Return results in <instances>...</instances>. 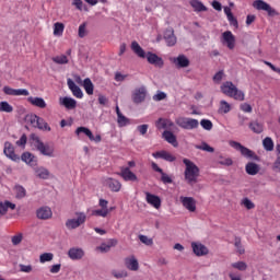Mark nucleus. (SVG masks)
Here are the masks:
<instances>
[{"label":"nucleus","instance_id":"obj_9","mask_svg":"<svg viewBox=\"0 0 280 280\" xmlns=\"http://www.w3.org/2000/svg\"><path fill=\"white\" fill-rule=\"evenodd\" d=\"M253 7L255 8V10H262L264 12H267L268 16H277L279 14L277 13V10H275L264 0L254 1Z\"/></svg>","mask_w":280,"mask_h":280},{"label":"nucleus","instance_id":"obj_26","mask_svg":"<svg viewBox=\"0 0 280 280\" xmlns=\"http://www.w3.org/2000/svg\"><path fill=\"white\" fill-rule=\"evenodd\" d=\"M125 266L128 270L137 272V270H139V260H137L135 256L127 257L125 258Z\"/></svg>","mask_w":280,"mask_h":280},{"label":"nucleus","instance_id":"obj_57","mask_svg":"<svg viewBox=\"0 0 280 280\" xmlns=\"http://www.w3.org/2000/svg\"><path fill=\"white\" fill-rule=\"evenodd\" d=\"M242 205H243L245 208H247L248 210L255 209V203L252 202L250 199H248V198H244V199L242 200Z\"/></svg>","mask_w":280,"mask_h":280},{"label":"nucleus","instance_id":"obj_59","mask_svg":"<svg viewBox=\"0 0 280 280\" xmlns=\"http://www.w3.org/2000/svg\"><path fill=\"white\" fill-rule=\"evenodd\" d=\"M113 276H114L116 279H124V278L128 277V271H126V270L113 271Z\"/></svg>","mask_w":280,"mask_h":280},{"label":"nucleus","instance_id":"obj_11","mask_svg":"<svg viewBox=\"0 0 280 280\" xmlns=\"http://www.w3.org/2000/svg\"><path fill=\"white\" fill-rule=\"evenodd\" d=\"M4 95H11L13 97H20L21 95H23L24 97H27V95H30V91H27L26 89H13L10 88L8 85H5L2 89Z\"/></svg>","mask_w":280,"mask_h":280},{"label":"nucleus","instance_id":"obj_22","mask_svg":"<svg viewBox=\"0 0 280 280\" xmlns=\"http://www.w3.org/2000/svg\"><path fill=\"white\" fill-rule=\"evenodd\" d=\"M223 43L230 49H235V35L231 31H226L222 34Z\"/></svg>","mask_w":280,"mask_h":280},{"label":"nucleus","instance_id":"obj_54","mask_svg":"<svg viewBox=\"0 0 280 280\" xmlns=\"http://www.w3.org/2000/svg\"><path fill=\"white\" fill-rule=\"evenodd\" d=\"M219 164L220 165H225L226 167H231V165H233V160L231 158L220 156Z\"/></svg>","mask_w":280,"mask_h":280},{"label":"nucleus","instance_id":"obj_13","mask_svg":"<svg viewBox=\"0 0 280 280\" xmlns=\"http://www.w3.org/2000/svg\"><path fill=\"white\" fill-rule=\"evenodd\" d=\"M179 201L184 209L190 213H196V199L194 197H179Z\"/></svg>","mask_w":280,"mask_h":280},{"label":"nucleus","instance_id":"obj_58","mask_svg":"<svg viewBox=\"0 0 280 280\" xmlns=\"http://www.w3.org/2000/svg\"><path fill=\"white\" fill-rule=\"evenodd\" d=\"M167 97V94L165 92H158L155 95H153L154 102H162V100H165Z\"/></svg>","mask_w":280,"mask_h":280},{"label":"nucleus","instance_id":"obj_53","mask_svg":"<svg viewBox=\"0 0 280 280\" xmlns=\"http://www.w3.org/2000/svg\"><path fill=\"white\" fill-rule=\"evenodd\" d=\"M224 78H226V74H224L223 71H219L214 74L213 82H215V84H220V82H222V80H224Z\"/></svg>","mask_w":280,"mask_h":280},{"label":"nucleus","instance_id":"obj_42","mask_svg":"<svg viewBox=\"0 0 280 280\" xmlns=\"http://www.w3.org/2000/svg\"><path fill=\"white\" fill-rule=\"evenodd\" d=\"M234 246H235L236 252L238 253V255H244V253H246V249L244 248V245H242V237L235 236Z\"/></svg>","mask_w":280,"mask_h":280},{"label":"nucleus","instance_id":"obj_23","mask_svg":"<svg viewBox=\"0 0 280 280\" xmlns=\"http://www.w3.org/2000/svg\"><path fill=\"white\" fill-rule=\"evenodd\" d=\"M22 161L30 165L31 167H36L38 165V160L36 156L30 152H24L21 156Z\"/></svg>","mask_w":280,"mask_h":280},{"label":"nucleus","instance_id":"obj_30","mask_svg":"<svg viewBox=\"0 0 280 280\" xmlns=\"http://www.w3.org/2000/svg\"><path fill=\"white\" fill-rule=\"evenodd\" d=\"M28 104H32V106H36V108H47V103L45 102V98L43 97H34L30 96L27 98Z\"/></svg>","mask_w":280,"mask_h":280},{"label":"nucleus","instance_id":"obj_24","mask_svg":"<svg viewBox=\"0 0 280 280\" xmlns=\"http://www.w3.org/2000/svg\"><path fill=\"white\" fill-rule=\"evenodd\" d=\"M145 88H139L136 89L133 94H132V100L135 104H141V102L145 101Z\"/></svg>","mask_w":280,"mask_h":280},{"label":"nucleus","instance_id":"obj_29","mask_svg":"<svg viewBox=\"0 0 280 280\" xmlns=\"http://www.w3.org/2000/svg\"><path fill=\"white\" fill-rule=\"evenodd\" d=\"M162 137L167 141V143H171L173 148H178V140L176 139V136L172 131L165 130L162 133Z\"/></svg>","mask_w":280,"mask_h":280},{"label":"nucleus","instance_id":"obj_50","mask_svg":"<svg viewBox=\"0 0 280 280\" xmlns=\"http://www.w3.org/2000/svg\"><path fill=\"white\" fill-rule=\"evenodd\" d=\"M232 268H235L236 270H241L242 272L248 268V265L244 261H237L232 264Z\"/></svg>","mask_w":280,"mask_h":280},{"label":"nucleus","instance_id":"obj_6","mask_svg":"<svg viewBox=\"0 0 280 280\" xmlns=\"http://www.w3.org/2000/svg\"><path fill=\"white\" fill-rule=\"evenodd\" d=\"M231 148L234 150H238L245 159H252V161H259V156L255 154V151L242 145V143L237 141H230Z\"/></svg>","mask_w":280,"mask_h":280},{"label":"nucleus","instance_id":"obj_35","mask_svg":"<svg viewBox=\"0 0 280 280\" xmlns=\"http://www.w3.org/2000/svg\"><path fill=\"white\" fill-rule=\"evenodd\" d=\"M164 40L167 47H174L176 45V35H174V31H168L164 34Z\"/></svg>","mask_w":280,"mask_h":280},{"label":"nucleus","instance_id":"obj_49","mask_svg":"<svg viewBox=\"0 0 280 280\" xmlns=\"http://www.w3.org/2000/svg\"><path fill=\"white\" fill-rule=\"evenodd\" d=\"M54 259V255L51 253H44L39 256L40 264H46V261H51Z\"/></svg>","mask_w":280,"mask_h":280},{"label":"nucleus","instance_id":"obj_18","mask_svg":"<svg viewBox=\"0 0 280 280\" xmlns=\"http://www.w3.org/2000/svg\"><path fill=\"white\" fill-rule=\"evenodd\" d=\"M145 201L154 209H161V197L156 195H152L151 192H145Z\"/></svg>","mask_w":280,"mask_h":280},{"label":"nucleus","instance_id":"obj_48","mask_svg":"<svg viewBox=\"0 0 280 280\" xmlns=\"http://www.w3.org/2000/svg\"><path fill=\"white\" fill-rule=\"evenodd\" d=\"M200 126L203 130H213V122L209 119H201Z\"/></svg>","mask_w":280,"mask_h":280},{"label":"nucleus","instance_id":"obj_10","mask_svg":"<svg viewBox=\"0 0 280 280\" xmlns=\"http://www.w3.org/2000/svg\"><path fill=\"white\" fill-rule=\"evenodd\" d=\"M118 176H120V178H122V180H125L126 183H137L139 180L137 174L130 171V167L126 166L120 167Z\"/></svg>","mask_w":280,"mask_h":280},{"label":"nucleus","instance_id":"obj_38","mask_svg":"<svg viewBox=\"0 0 280 280\" xmlns=\"http://www.w3.org/2000/svg\"><path fill=\"white\" fill-rule=\"evenodd\" d=\"M249 128L256 133V135H261L264 132V124L254 120L249 122Z\"/></svg>","mask_w":280,"mask_h":280},{"label":"nucleus","instance_id":"obj_16","mask_svg":"<svg viewBox=\"0 0 280 280\" xmlns=\"http://www.w3.org/2000/svg\"><path fill=\"white\" fill-rule=\"evenodd\" d=\"M192 253L197 257H205V255H209V248L207 246L202 245V243H191Z\"/></svg>","mask_w":280,"mask_h":280},{"label":"nucleus","instance_id":"obj_60","mask_svg":"<svg viewBox=\"0 0 280 280\" xmlns=\"http://www.w3.org/2000/svg\"><path fill=\"white\" fill-rule=\"evenodd\" d=\"M86 36V23L79 26V38H84Z\"/></svg>","mask_w":280,"mask_h":280},{"label":"nucleus","instance_id":"obj_39","mask_svg":"<svg viewBox=\"0 0 280 280\" xmlns=\"http://www.w3.org/2000/svg\"><path fill=\"white\" fill-rule=\"evenodd\" d=\"M83 89L88 95H93V91L95 90V86L93 85V81H91V79L89 78L84 79Z\"/></svg>","mask_w":280,"mask_h":280},{"label":"nucleus","instance_id":"obj_21","mask_svg":"<svg viewBox=\"0 0 280 280\" xmlns=\"http://www.w3.org/2000/svg\"><path fill=\"white\" fill-rule=\"evenodd\" d=\"M59 104L60 106H65V108H67L68 110H73V108L78 106V102L69 96L60 97Z\"/></svg>","mask_w":280,"mask_h":280},{"label":"nucleus","instance_id":"obj_62","mask_svg":"<svg viewBox=\"0 0 280 280\" xmlns=\"http://www.w3.org/2000/svg\"><path fill=\"white\" fill-rule=\"evenodd\" d=\"M148 128H150L148 125H140L137 127V130L143 136L148 135Z\"/></svg>","mask_w":280,"mask_h":280},{"label":"nucleus","instance_id":"obj_14","mask_svg":"<svg viewBox=\"0 0 280 280\" xmlns=\"http://www.w3.org/2000/svg\"><path fill=\"white\" fill-rule=\"evenodd\" d=\"M90 139V141H94L95 143H100L102 141V136L96 135L93 136V131L86 127H78L75 130V135L82 133Z\"/></svg>","mask_w":280,"mask_h":280},{"label":"nucleus","instance_id":"obj_36","mask_svg":"<svg viewBox=\"0 0 280 280\" xmlns=\"http://www.w3.org/2000/svg\"><path fill=\"white\" fill-rule=\"evenodd\" d=\"M35 128H38V130H43L44 132H51V127L47 121H45V118L39 117L37 120V125Z\"/></svg>","mask_w":280,"mask_h":280},{"label":"nucleus","instance_id":"obj_63","mask_svg":"<svg viewBox=\"0 0 280 280\" xmlns=\"http://www.w3.org/2000/svg\"><path fill=\"white\" fill-rule=\"evenodd\" d=\"M60 268H62V265H60V264L52 265L50 267L51 275H58V272H60Z\"/></svg>","mask_w":280,"mask_h":280},{"label":"nucleus","instance_id":"obj_2","mask_svg":"<svg viewBox=\"0 0 280 280\" xmlns=\"http://www.w3.org/2000/svg\"><path fill=\"white\" fill-rule=\"evenodd\" d=\"M183 163L186 165L184 172L186 183H188V185H196V183H198V176H200V168L189 159H184Z\"/></svg>","mask_w":280,"mask_h":280},{"label":"nucleus","instance_id":"obj_52","mask_svg":"<svg viewBox=\"0 0 280 280\" xmlns=\"http://www.w3.org/2000/svg\"><path fill=\"white\" fill-rule=\"evenodd\" d=\"M139 240L142 244H145V246H152L154 244V241L147 235H139Z\"/></svg>","mask_w":280,"mask_h":280},{"label":"nucleus","instance_id":"obj_5","mask_svg":"<svg viewBox=\"0 0 280 280\" xmlns=\"http://www.w3.org/2000/svg\"><path fill=\"white\" fill-rule=\"evenodd\" d=\"M74 215L75 218L68 219L66 221V229H68V231H74V229H80L82 224L86 223V213L75 212Z\"/></svg>","mask_w":280,"mask_h":280},{"label":"nucleus","instance_id":"obj_51","mask_svg":"<svg viewBox=\"0 0 280 280\" xmlns=\"http://www.w3.org/2000/svg\"><path fill=\"white\" fill-rule=\"evenodd\" d=\"M11 242H12L13 246H19V244H21V242H23V233H19L16 235L12 236Z\"/></svg>","mask_w":280,"mask_h":280},{"label":"nucleus","instance_id":"obj_1","mask_svg":"<svg viewBox=\"0 0 280 280\" xmlns=\"http://www.w3.org/2000/svg\"><path fill=\"white\" fill-rule=\"evenodd\" d=\"M131 49L135 54L138 55L139 58H147L149 65H154V67H159L160 69H161V67H163V65H164L163 58H161L156 54H153L150 51H148L145 54V50H143V48H141L139 43L132 42Z\"/></svg>","mask_w":280,"mask_h":280},{"label":"nucleus","instance_id":"obj_31","mask_svg":"<svg viewBox=\"0 0 280 280\" xmlns=\"http://www.w3.org/2000/svg\"><path fill=\"white\" fill-rule=\"evenodd\" d=\"M68 257L72 260L82 259V257H84V250L82 248L72 247L68 250Z\"/></svg>","mask_w":280,"mask_h":280},{"label":"nucleus","instance_id":"obj_3","mask_svg":"<svg viewBox=\"0 0 280 280\" xmlns=\"http://www.w3.org/2000/svg\"><path fill=\"white\" fill-rule=\"evenodd\" d=\"M31 141L34 148L42 154L43 156H48L49 159H54L56 156V149L40 140V137L36 135L31 136Z\"/></svg>","mask_w":280,"mask_h":280},{"label":"nucleus","instance_id":"obj_46","mask_svg":"<svg viewBox=\"0 0 280 280\" xmlns=\"http://www.w3.org/2000/svg\"><path fill=\"white\" fill-rule=\"evenodd\" d=\"M219 113H223L224 115H226V113H231V104H229L226 101H221Z\"/></svg>","mask_w":280,"mask_h":280},{"label":"nucleus","instance_id":"obj_37","mask_svg":"<svg viewBox=\"0 0 280 280\" xmlns=\"http://www.w3.org/2000/svg\"><path fill=\"white\" fill-rule=\"evenodd\" d=\"M39 118H40V116H38L36 114H27L25 116V121H26V124H28L33 128H36Z\"/></svg>","mask_w":280,"mask_h":280},{"label":"nucleus","instance_id":"obj_45","mask_svg":"<svg viewBox=\"0 0 280 280\" xmlns=\"http://www.w3.org/2000/svg\"><path fill=\"white\" fill-rule=\"evenodd\" d=\"M0 113H14V107L8 101L0 102Z\"/></svg>","mask_w":280,"mask_h":280},{"label":"nucleus","instance_id":"obj_7","mask_svg":"<svg viewBox=\"0 0 280 280\" xmlns=\"http://www.w3.org/2000/svg\"><path fill=\"white\" fill-rule=\"evenodd\" d=\"M175 124L176 126H179V128H183L184 130H195V128H198V126H200V122H198V119L187 118V117L176 118Z\"/></svg>","mask_w":280,"mask_h":280},{"label":"nucleus","instance_id":"obj_44","mask_svg":"<svg viewBox=\"0 0 280 280\" xmlns=\"http://www.w3.org/2000/svg\"><path fill=\"white\" fill-rule=\"evenodd\" d=\"M65 34V24L56 22L54 24V36H62Z\"/></svg>","mask_w":280,"mask_h":280},{"label":"nucleus","instance_id":"obj_61","mask_svg":"<svg viewBox=\"0 0 280 280\" xmlns=\"http://www.w3.org/2000/svg\"><path fill=\"white\" fill-rule=\"evenodd\" d=\"M241 110H243V113H253V106L248 103H243L241 104Z\"/></svg>","mask_w":280,"mask_h":280},{"label":"nucleus","instance_id":"obj_15","mask_svg":"<svg viewBox=\"0 0 280 280\" xmlns=\"http://www.w3.org/2000/svg\"><path fill=\"white\" fill-rule=\"evenodd\" d=\"M3 152L5 156L11 161H14L15 163H19V161H21V158L14 152V145L11 142H4Z\"/></svg>","mask_w":280,"mask_h":280},{"label":"nucleus","instance_id":"obj_20","mask_svg":"<svg viewBox=\"0 0 280 280\" xmlns=\"http://www.w3.org/2000/svg\"><path fill=\"white\" fill-rule=\"evenodd\" d=\"M153 159H163L164 161H167L168 163H174L176 161V156H174L172 153L167 151H158L152 153Z\"/></svg>","mask_w":280,"mask_h":280},{"label":"nucleus","instance_id":"obj_12","mask_svg":"<svg viewBox=\"0 0 280 280\" xmlns=\"http://www.w3.org/2000/svg\"><path fill=\"white\" fill-rule=\"evenodd\" d=\"M151 167L153 172H158L159 174H161V180L164 185H172L174 183L172 176L163 172V168L159 167V164H156V162H152Z\"/></svg>","mask_w":280,"mask_h":280},{"label":"nucleus","instance_id":"obj_4","mask_svg":"<svg viewBox=\"0 0 280 280\" xmlns=\"http://www.w3.org/2000/svg\"><path fill=\"white\" fill-rule=\"evenodd\" d=\"M221 93L228 97L236 100L237 102H244L245 100L244 92L237 89V86H235V84H233L231 81H226L221 85Z\"/></svg>","mask_w":280,"mask_h":280},{"label":"nucleus","instance_id":"obj_19","mask_svg":"<svg viewBox=\"0 0 280 280\" xmlns=\"http://www.w3.org/2000/svg\"><path fill=\"white\" fill-rule=\"evenodd\" d=\"M36 215L38 220H50V218L54 215V212L49 207H40L37 209Z\"/></svg>","mask_w":280,"mask_h":280},{"label":"nucleus","instance_id":"obj_32","mask_svg":"<svg viewBox=\"0 0 280 280\" xmlns=\"http://www.w3.org/2000/svg\"><path fill=\"white\" fill-rule=\"evenodd\" d=\"M173 62L178 69H185L189 65V59L185 55H179L176 58H173Z\"/></svg>","mask_w":280,"mask_h":280},{"label":"nucleus","instance_id":"obj_47","mask_svg":"<svg viewBox=\"0 0 280 280\" xmlns=\"http://www.w3.org/2000/svg\"><path fill=\"white\" fill-rule=\"evenodd\" d=\"M52 61H55L56 65H67L69 62V58H67V55H59L52 57Z\"/></svg>","mask_w":280,"mask_h":280},{"label":"nucleus","instance_id":"obj_41","mask_svg":"<svg viewBox=\"0 0 280 280\" xmlns=\"http://www.w3.org/2000/svg\"><path fill=\"white\" fill-rule=\"evenodd\" d=\"M14 191H15V198H18L19 200L25 198V196H27V190H25V187L21 186V185H16L14 187Z\"/></svg>","mask_w":280,"mask_h":280},{"label":"nucleus","instance_id":"obj_25","mask_svg":"<svg viewBox=\"0 0 280 280\" xmlns=\"http://www.w3.org/2000/svg\"><path fill=\"white\" fill-rule=\"evenodd\" d=\"M68 86L74 97H78V100H82L84 97V93H82V90L75 84V82H73V80L68 79Z\"/></svg>","mask_w":280,"mask_h":280},{"label":"nucleus","instance_id":"obj_64","mask_svg":"<svg viewBox=\"0 0 280 280\" xmlns=\"http://www.w3.org/2000/svg\"><path fill=\"white\" fill-rule=\"evenodd\" d=\"M228 21L233 27H238L237 19L233 14L228 16Z\"/></svg>","mask_w":280,"mask_h":280},{"label":"nucleus","instance_id":"obj_33","mask_svg":"<svg viewBox=\"0 0 280 280\" xmlns=\"http://www.w3.org/2000/svg\"><path fill=\"white\" fill-rule=\"evenodd\" d=\"M35 175L42 180H47L51 173L49 172V170L45 168V166H38L35 168Z\"/></svg>","mask_w":280,"mask_h":280},{"label":"nucleus","instance_id":"obj_17","mask_svg":"<svg viewBox=\"0 0 280 280\" xmlns=\"http://www.w3.org/2000/svg\"><path fill=\"white\" fill-rule=\"evenodd\" d=\"M106 187H108V189H110V191H114V192H118V191H121V182L120 180H117L113 177H107L105 180H104Z\"/></svg>","mask_w":280,"mask_h":280},{"label":"nucleus","instance_id":"obj_43","mask_svg":"<svg viewBox=\"0 0 280 280\" xmlns=\"http://www.w3.org/2000/svg\"><path fill=\"white\" fill-rule=\"evenodd\" d=\"M262 145L267 152H272L275 150V142L270 137H267L262 140Z\"/></svg>","mask_w":280,"mask_h":280},{"label":"nucleus","instance_id":"obj_27","mask_svg":"<svg viewBox=\"0 0 280 280\" xmlns=\"http://www.w3.org/2000/svg\"><path fill=\"white\" fill-rule=\"evenodd\" d=\"M158 130H165L167 128H174V121L167 118H159L155 122Z\"/></svg>","mask_w":280,"mask_h":280},{"label":"nucleus","instance_id":"obj_40","mask_svg":"<svg viewBox=\"0 0 280 280\" xmlns=\"http://www.w3.org/2000/svg\"><path fill=\"white\" fill-rule=\"evenodd\" d=\"M190 5L194 8L195 12H207V8L199 0H191Z\"/></svg>","mask_w":280,"mask_h":280},{"label":"nucleus","instance_id":"obj_28","mask_svg":"<svg viewBox=\"0 0 280 280\" xmlns=\"http://www.w3.org/2000/svg\"><path fill=\"white\" fill-rule=\"evenodd\" d=\"M118 244V241L116 238H109L106 243H102L101 246L96 247V250H100L101 253H108L110 248L115 247Z\"/></svg>","mask_w":280,"mask_h":280},{"label":"nucleus","instance_id":"obj_55","mask_svg":"<svg viewBox=\"0 0 280 280\" xmlns=\"http://www.w3.org/2000/svg\"><path fill=\"white\" fill-rule=\"evenodd\" d=\"M197 150H203V152H215L213 147L209 145L207 142L201 143L197 147Z\"/></svg>","mask_w":280,"mask_h":280},{"label":"nucleus","instance_id":"obj_8","mask_svg":"<svg viewBox=\"0 0 280 280\" xmlns=\"http://www.w3.org/2000/svg\"><path fill=\"white\" fill-rule=\"evenodd\" d=\"M98 207H101V209H96L92 211V215H95L96 218H107L108 213H110V211H113L114 209V208H108V200L106 199H100Z\"/></svg>","mask_w":280,"mask_h":280},{"label":"nucleus","instance_id":"obj_56","mask_svg":"<svg viewBox=\"0 0 280 280\" xmlns=\"http://www.w3.org/2000/svg\"><path fill=\"white\" fill-rule=\"evenodd\" d=\"M118 126L124 127V126H128V118L126 116H124V114H118Z\"/></svg>","mask_w":280,"mask_h":280},{"label":"nucleus","instance_id":"obj_34","mask_svg":"<svg viewBox=\"0 0 280 280\" xmlns=\"http://www.w3.org/2000/svg\"><path fill=\"white\" fill-rule=\"evenodd\" d=\"M245 172L249 176H257V174H259V165L248 162L245 166Z\"/></svg>","mask_w":280,"mask_h":280}]
</instances>
